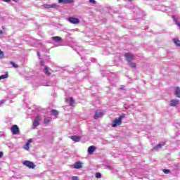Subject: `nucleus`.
Returning a JSON list of instances; mask_svg holds the SVG:
<instances>
[{
    "label": "nucleus",
    "mask_w": 180,
    "mask_h": 180,
    "mask_svg": "<svg viewBox=\"0 0 180 180\" xmlns=\"http://www.w3.org/2000/svg\"><path fill=\"white\" fill-rule=\"evenodd\" d=\"M10 64H11V65H13V67L14 68H19V65H16L15 63H14L13 61H11V62H10Z\"/></svg>",
    "instance_id": "22"
},
{
    "label": "nucleus",
    "mask_w": 180,
    "mask_h": 180,
    "mask_svg": "<svg viewBox=\"0 0 180 180\" xmlns=\"http://www.w3.org/2000/svg\"><path fill=\"white\" fill-rule=\"evenodd\" d=\"M4 51H2L1 49H0V58H4Z\"/></svg>",
    "instance_id": "26"
},
{
    "label": "nucleus",
    "mask_w": 180,
    "mask_h": 180,
    "mask_svg": "<svg viewBox=\"0 0 180 180\" xmlns=\"http://www.w3.org/2000/svg\"><path fill=\"white\" fill-rule=\"evenodd\" d=\"M176 105H179V100L172 99L170 101V106H176Z\"/></svg>",
    "instance_id": "12"
},
{
    "label": "nucleus",
    "mask_w": 180,
    "mask_h": 180,
    "mask_svg": "<svg viewBox=\"0 0 180 180\" xmlns=\"http://www.w3.org/2000/svg\"><path fill=\"white\" fill-rule=\"evenodd\" d=\"M50 122H51V117H47L44 120V123L45 124L50 123Z\"/></svg>",
    "instance_id": "19"
},
{
    "label": "nucleus",
    "mask_w": 180,
    "mask_h": 180,
    "mask_svg": "<svg viewBox=\"0 0 180 180\" xmlns=\"http://www.w3.org/2000/svg\"><path fill=\"white\" fill-rule=\"evenodd\" d=\"M23 165H25V167H27L31 169H34V168H36V165L33 163V162H30L29 160H25L23 162Z\"/></svg>",
    "instance_id": "3"
},
{
    "label": "nucleus",
    "mask_w": 180,
    "mask_h": 180,
    "mask_svg": "<svg viewBox=\"0 0 180 180\" xmlns=\"http://www.w3.org/2000/svg\"><path fill=\"white\" fill-rule=\"evenodd\" d=\"M163 172L165 174H169V172H171V171L169 169H163Z\"/></svg>",
    "instance_id": "28"
},
{
    "label": "nucleus",
    "mask_w": 180,
    "mask_h": 180,
    "mask_svg": "<svg viewBox=\"0 0 180 180\" xmlns=\"http://www.w3.org/2000/svg\"><path fill=\"white\" fill-rule=\"evenodd\" d=\"M4 157V152H0V158H2Z\"/></svg>",
    "instance_id": "33"
},
{
    "label": "nucleus",
    "mask_w": 180,
    "mask_h": 180,
    "mask_svg": "<svg viewBox=\"0 0 180 180\" xmlns=\"http://www.w3.org/2000/svg\"><path fill=\"white\" fill-rule=\"evenodd\" d=\"M72 180H78V177L76 176H74L72 177Z\"/></svg>",
    "instance_id": "30"
},
{
    "label": "nucleus",
    "mask_w": 180,
    "mask_h": 180,
    "mask_svg": "<svg viewBox=\"0 0 180 180\" xmlns=\"http://www.w3.org/2000/svg\"><path fill=\"white\" fill-rule=\"evenodd\" d=\"M51 8H57V5H56V4H51Z\"/></svg>",
    "instance_id": "31"
},
{
    "label": "nucleus",
    "mask_w": 180,
    "mask_h": 180,
    "mask_svg": "<svg viewBox=\"0 0 180 180\" xmlns=\"http://www.w3.org/2000/svg\"><path fill=\"white\" fill-rule=\"evenodd\" d=\"M52 40H53V41H61L63 40V39L58 36H56V37H52Z\"/></svg>",
    "instance_id": "15"
},
{
    "label": "nucleus",
    "mask_w": 180,
    "mask_h": 180,
    "mask_svg": "<svg viewBox=\"0 0 180 180\" xmlns=\"http://www.w3.org/2000/svg\"><path fill=\"white\" fill-rule=\"evenodd\" d=\"M68 22H70V23H72V25H78V23H79L80 21H79V19L78 18L69 17Z\"/></svg>",
    "instance_id": "6"
},
{
    "label": "nucleus",
    "mask_w": 180,
    "mask_h": 180,
    "mask_svg": "<svg viewBox=\"0 0 180 180\" xmlns=\"http://www.w3.org/2000/svg\"><path fill=\"white\" fill-rule=\"evenodd\" d=\"M2 1H3V2H7V3L11 2V0H2Z\"/></svg>",
    "instance_id": "35"
},
{
    "label": "nucleus",
    "mask_w": 180,
    "mask_h": 180,
    "mask_svg": "<svg viewBox=\"0 0 180 180\" xmlns=\"http://www.w3.org/2000/svg\"><path fill=\"white\" fill-rule=\"evenodd\" d=\"M47 9L51 8V4H46L44 6Z\"/></svg>",
    "instance_id": "29"
},
{
    "label": "nucleus",
    "mask_w": 180,
    "mask_h": 180,
    "mask_svg": "<svg viewBox=\"0 0 180 180\" xmlns=\"http://www.w3.org/2000/svg\"><path fill=\"white\" fill-rule=\"evenodd\" d=\"M5 78H8V75H2L0 76V80L5 79Z\"/></svg>",
    "instance_id": "25"
},
{
    "label": "nucleus",
    "mask_w": 180,
    "mask_h": 180,
    "mask_svg": "<svg viewBox=\"0 0 180 180\" xmlns=\"http://www.w3.org/2000/svg\"><path fill=\"white\" fill-rule=\"evenodd\" d=\"M40 120H41V117L39 115H37L36 119L34 120L32 122L33 129H36V127H37V126L40 124Z\"/></svg>",
    "instance_id": "2"
},
{
    "label": "nucleus",
    "mask_w": 180,
    "mask_h": 180,
    "mask_svg": "<svg viewBox=\"0 0 180 180\" xmlns=\"http://www.w3.org/2000/svg\"><path fill=\"white\" fill-rule=\"evenodd\" d=\"M129 65H130V67H131V68H136V63H131V62H129Z\"/></svg>",
    "instance_id": "24"
},
{
    "label": "nucleus",
    "mask_w": 180,
    "mask_h": 180,
    "mask_svg": "<svg viewBox=\"0 0 180 180\" xmlns=\"http://www.w3.org/2000/svg\"><path fill=\"white\" fill-rule=\"evenodd\" d=\"M173 41H174V44H176V46H177V47H180V40L178 38H174L173 39Z\"/></svg>",
    "instance_id": "16"
},
{
    "label": "nucleus",
    "mask_w": 180,
    "mask_h": 180,
    "mask_svg": "<svg viewBox=\"0 0 180 180\" xmlns=\"http://www.w3.org/2000/svg\"><path fill=\"white\" fill-rule=\"evenodd\" d=\"M44 74H46V75H51V72H50V70H49V68H47V66H44Z\"/></svg>",
    "instance_id": "14"
},
{
    "label": "nucleus",
    "mask_w": 180,
    "mask_h": 180,
    "mask_svg": "<svg viewBox=\"0 0 180 180\" xmlns=\"http://www.w3.org/2000/svg\"><path fill=\"white\" fill-rule=\"evenodd\" d=\"M103 115H105V113L102 111H96L94 119H95V120H98V119H99V117H102V116H103Z\"/></svg>",
    "instance_id": "7"
},
{
    "label": "nucleus",
    "mask_w": 180,
    "mask_h": 180,
    "mask_svg": "<svg viewBox=\"0 0 180 180\" xmlns=\"http://www.w3.org/2000/svg\"><path fill=\"white\" fill-rule=\"evenodd\" d=\"M124 57L128 63H131L134 60V56L130 53H126Z\"/></svg>",
    "instance_id": "5"
},
{
    "label": "nucleus",
    "mask_w": 180,
    "mask_h": 180,
    "mask_svg": "<svg viewBox=\"0 0 180 180\" xmlns=\"http://www.w3.org/2000/svg\"><path fill=\"white\" fill-rule=\"evenodd\" d=\"M126 117V115L124 114L121 115L118 119L114 120L112 124V127H117V126H120L122 124V120L124 119Z\"/></svg>",
    "instance_id": "1"
},
{
    "label": "nucleus",
    "mask_w": 180,
    "mask_h": 180,
    "mask_svg": "<svg viewBox=\"0 0 180 180\" xmlns=\"http://www.w3.org/2000/svg\"><path fill=\"white\" fill-rule=\"evenodd\" d=\"M33 143V140L32 139H29L27 142V143L24 146L25 150L27 151H29L30 143Z\"/></svg>",
    "instance_id": "8"
},
{
    "label": "nucleus",
    "mask_w": 180,
    "mask_h": 180,
    "mask_svg": "<svg viewBox=\"0 0 180 180\" xmlns=\"http://www.w3.org/2000/svg\"><path fill=\"white\" fill-rule=\"evenodd\" d=\"M11 133L12 134H19V127L16 124H14L11 127Z\"/></svg>",
    "instance_id": "4"
},
{
    "label": "nucleus",
    "mask_w": 180,
    "mask_h": 180,
    "mask_svg": "<svg viewBox=\"0 0 180 180\" xmlns=\"http://www.w3.org/2000/svg\"><path fill=\"white\" fill-rule=\"evenodd\" d=\"M0 34H4V32L2 30L0 31Z\"/></svg>",
    "instance_id": "36"
},
{
    "label": "nucleus",
    "mask_w": 180,
    "mask_h": 180,
    "mask_svg": "<svg viewBox=\"0 0 180 180\" xmlns=\"http://www.w3.org/2000/svg\"><path fill=\"white\" fill-rule=\"evenodd\" d=\"M164 146V143L162 144V143H160L158 145H157L156 146H155L153 148V150H158V148H161V147H162Z\"/></svg>",
    "instance_id": "21"
},
{
    "label": "nucleus",
    "mask_w": 180,
    "mask_h": 180,
    "mask_svg": "<svg viewBox=\"0 0 180 180\" xmlns=\"http://www.w3.org/2000/svg\"><path fill=\"white\" fill-rule=\"evenodd\" d=\"M89 2L91 4H96V1L95 0H89Z\"/></svg>",
    "instance_id": "32"
},
{
    "label": "nucleus",
    "mask_w": 180,
    "mask_h": 180,
    "mask_svg": "<svg viewBox=\"0 0 180 180\" xmlns=\"http://www.w3.org/2000/svg\"><path fill=\"white\" fill-rule=\"evenodd\" d=\"M95 150H96V148L94 146H89L88 148V153L89 154H94Z\"/></svg>",
    "instance_id": "13"
},
{
    "label": "nucleus",
    "mask_w": 180,
    "mask_h": 180,
    "mask_svg": "<svg viewBox=\"0 0 180 180\" xmlns=\"http://www.w3.org/2000/svg\"><path fill=\"white\" fill-rule=\"evenodd\" d=\"M175 95L177 98H180V89H179V87L176 88Z\"/></svg>",
    "instance_id": "17"
},
{
    "label": "nucleus",
    "mask_w": 180,
    "mask_h": 180,
    "mask_svg": "<svg viewBox=\"0 0 180 180\" xmlns=\"http://www.w3.org/2000/svg\"><path fill=\"white\" fill-rule=\"evenodd\" d=\"M40 65H44V61L41 60V61H40Z\"/></svg>",
    "instance_id": "34"
},
{
    "label": "nucleus",
    "mask_w": 180,
    "mask_h": 180,
    "mask_svg": "<svg viewBox=\"0 0 180 180\" xmlns=\"http://www.w3.org/2000/svg\"><path fill=\"white\" fill-rule=\"evenodd\" d=\"M73 167L74 168H75V169H79L80 168H82V162H75Z\"/></svg>",
    "instance_id": "11"
},
{
    "label": "nucleus",
    "mask_w": 180,
    "mask_h": 180,
    "mask_svg": "<svg viewBox=\"0 0 180 180\" xmlns=\"http://www.w3.org/2000/svg\"><path fill=\"white\" fill-rule=\"evenodd\" d=\"M58 4H74V0H58Z\"/></svg>",
    "instance_id": "9"
},
{
    "label": "nucleus",
    "mask_w": 180,
    "mask_h": 180,
    "mask_svg": "<svg viewBox=\"0 0 180 180\" xmlns=\"http://www.w3.org/2000/svg\"><path fill=\"white\" fill-rule=\"evenodd\" d=\"M102 174L101 173H96V178H101Z\"/></svg>",
    "instance_id": "27"
},
{
    "label": "nucleus",
    "mask_w": 180,
    "mask_h": 180,
    "mask_svg": "<svg viewBox=\"0 0 180 180\" xmlns=\"http://www.w3.org/2000/svg\"><path fill=\"white\" fill-rule=\"evenodd\" d=\"M74 105V98L72 97L70 98V105L72 106Z\"/></svg>",
    "instance_id": "23"
},
{
    "label": "nucleus",
    "mask_w": 180,
    "mask_h": 180,
    "mask_svg": "<svg viewBox=\"0 0 180 180\" xmlns=\"http://www.w3.org/2000/svg\"><path fill=\"white\" fill-rule=\"evenodd\" d=\"M70 139L71 140H72V141H75V143H78V141H81V136H72Z\"/></svg>",
    "instance_id": "10"
},
{
    "label": "nucleus",
    "mask_w": 180,
    "mask_h": 180,
    "mask_svg": "<svg viewBox=\"0 0 180 180\" xmlns=\"http://www.w3.org/2000/svg\"><path fill=\"white\" fill-rule=\"evenodd\" d=\"M172 18L174 22L176 23V25H177V26H179L180 22L176 20V17L175 15H172Z\"/></svg>",
    "instance_id": "18"
},
{
    "label": "nucleus",
    "mask_w": 180,
    "mask_h": 180,
    "mask_svg": "<svg viewBox=\"0 0 180 180\" xmlns=\"http://www.w3.org/2000/svg\"><path fill=\"white\" fill-rule=\"evenodd\" d=\"M51 113L53 116H58V111H57V110L53 109L51 110Z\"/></svg>",
    "instance_id": "20"
}]
</instances>
